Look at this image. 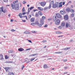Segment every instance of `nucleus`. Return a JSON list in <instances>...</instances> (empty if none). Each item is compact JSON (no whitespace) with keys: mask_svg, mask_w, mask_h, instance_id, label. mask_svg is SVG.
<instances>
[{"mask_svg":"<svg viewBox=\"0 0 75 75\" xmlns=\"http://www.w3.org/2000/svg\"><path fill=\"white\" fill-rule=\"evenodd\" d=\"M30 21L32 22V23H33L34 21V18H32L30 19Z\"/></svg>","mask_w":75,"mask_h":75,"instance_id":"2eb2a0df","label":"nucleus"},{"mask_svg":"<svg viewBox=\"0 0 75 75\" xmlns=\"http://www.w3.org/2000/svg\"><path fill=\"white\" fill-rule=\"evenodd\" d=\"M68 26H69V24H68V23H67L66 25V28H68Z\"/></svg>","mask_w":75,"mask_h":75,"instance_id":"aec40b11","label":"nucleus"},{"mask_svg":"<svg viewBox=\"0 0 75 75\" xmlns=\"http://www.w3.org/2000/svg\"><path fill=\"white\" fill-rule=\"evenodd\" d=\"M66 10L67 12H69V11H70V8H68L66 9Z\"/></svg>","mask_w":75,"mask_h":75,"instance_id":"6ab92c4d","label":"nucleus"},{"mask_svg":"<svg viewBox=\"0 0 75 75\" xmlns=\"http://www.w3.org/2000/svg\"><path fill=\"white\" fill-rule=\"evenodd\" d=\"M70 49V47H68L67 48H66L64 49V50H68Z\"/></svg>","mask_w":75,"mask_h":75,"instance_id":"bb28decb","label":"nucleus"},{"mask_svg":"<svg viewBox=\"0 0 75 75\" xmlns=\"http://www.w3.org/2000/svg\"><path fill=\"white\" fill-rule=\"evenodd\" d=\"M40 23L42 25H44V20L42 19H41L40 20Z\"/></svg>","mask_w":75,"mask_h":75,"instance_id":"6e6552de","label":"nucleus"},{"mask_svg":"<svg viewBox=\"0 0 75 75\" xmlns=\"http://www.w3.org/2000/svg\"><path fill=\"white\" fill-rule=\"evenodd\" d=\"M5 58L6 59H8V58L7 57V55L5 56Z\"/></svg>","mask_w":75,"mask_h":75,"instance_id":"5fc2aeb1","label":"nucleus"},{"mask_svg":"<svg viewBox=\"0 0 75 75\" xmlns=\"http://www.w3.org/2000/svg\"><path fill=\"white\" fill-rule=\"evenodd\" d=\"M22 14L23 15H25V12H23L22 13Z\"/></svg>","mask_w":75,"mask_h":75,"instance_id":"680f3d73","label":"nucleus"},{"mask_svg":"<svg viewBox=\"0 0 75 75\" xmlns=\"http://www.w3.org/2000/svg\"><path fill=\"white\" fill-rule=\"evenodd\" d=\"M61 25L62 27H64L65 25V23L64 22H62Z\"/></svg>","mask_w":75,"mask_h":75,"instance_id":"9b49d317","label":"nucleus"},{"mask_svg":"<svg viewBox=\"0 0 75 75\" xmlns=\"http://www.w3.org/2000/svg\"><path fill=\"white\" fill-rule=\"evenodd\" d=\"M31 48L27 49H26V51H28V50H31Z\"/></svg>","mask_w":75,"mask_h":75,"instance_id":"6e6d98bb","label":"nucleus"},{"mask_svg":"<svg viewBox=\"0 0 75 75\" xmlns=\"http://www.w3.org/2000/svg\"><path fill=\"white\" fill-rule=\"evenodd\" d=\"M51 4H50L48 8H44V10H47V9H50V8H51Z\"/></svg>","mask_w":75,"mask_h":75,"instance_id":"0eeeda50","label":"nucleus"},{"mask_svg":"<svg viewBox=\"0 0 75 75\" xmlns=\"http://www.w3.org/2000/svg\"><path fill=\"white\" fill-rule=\"evenodd\" d=\"M22 11V12H24L25 11V8H24V7L23 8Z\"/></svg>","mask_w":75,"mask_h":75,"instance_id":"c756f323","label":"nucleus"},{"mask_svg":"<svg viewBox=\"0 0 75 75\" xmlns=\"http://www.w3.org/2000/svg\"><path fill=\"white\" fill-rule=\"evenodd\" d=\"M71 12V13H74V9H71V10L70 11Z\"/></svg>","mask_w":75,"mask_h":75,"instance_id":"a878e982","label":"nucleus"},{"mask_svg":"<svg viewBox=\"0 0 75 75\" xmlns=\"http://www.w3.org/2000/svg\"><path fill=\"white\" fill-rule=\"evenodd\" d=\"M35 24H38L39 23V22H38V21H36L35 22Z\"/></svg>","mask_w":75,"mask_h":75,"instance_id":"cd10ccee","label":"nucleus"},{"mask_svg":"<svg viewBox=\"0 0 75 75\" xmlns=\"http://www.w3.org/2000/svg\"><path fill=\"white\" fill-rule=\"evenodd\" d=\"M63 37V35H61V36H59L58 37L59 38H61L62 37Z\"/></svg>","mask_w":75,"mask_h":75,"instance_id":"c03bdc74","label":"nucleus"},{"mask_svg":"<svg viewBox=\"0 0 75 75\" xmlns=\"http://www.w3.org/2000/svg\"><path fill=\"white\" fill-rule=\"evenodd\" d=\"M24 68V65H23L22 66V69H22L23 70Z\"/></svg>","mask_w":75,"mask_h":75,"instance_id":"a19ab883","label":"nucleus"},{"mask_svg":"<svg viewBox=\"0 0 75 75\" xmlns=\"http://www.w3.org/2000/svg\"><path fill=\"white\" fill-rule=\"evenodd\" d=\"M63 61H64V62H67V59H63Z\"/></svg>","mask_w":75,"mask_h":75,"instance_id":"c9c22d12","label":"nucleus"},{"mask_svg":"<svg viewBox=\"0 0 75 75\" xmlns=\"http://www.w3.org/2000/svg\"><path fill=\"white\" fill-rule=\"evenodd\" d=\"M60 14H65V11H60Z\"/></svg>","mask_w":75,"mask_h":75,"instance_id":"1a4fd4ad","label":"nucleus"},{"mask_svg":"<svg viewBox=\"0 0 75 75\" xmlns=\"http://www.w3.org/2000/svg\"><path fill=\"white\" fill-rule=\"evenodd\" d=\"M54 18V19H55V20L57 19V18H56V16H53Z\"/></svg>","mask_w":75,"mask_h":75,"instance_id":"58836bf2","label":"nucleus"},{"mask_svg":"<svg viewBox=\"0 0 75 75\" xmlns=\"http://www.w3.org/2000/svg\"><path fill=\"white\" fill-rule=\"evenodd\" d=\"M56 33L57 34H62V32H61L57 31L56 32Z\"/></svg>","mask_w":75,"mask_h":75,"instance_id":"f3484780","label":"nucleus"},{"mask_svg":"<svg viewBox=\"0 0 75 75\" xmlns=\"http://www.w3.org/2000/svg\"><path fill=\"white\" fill-rule=\"evenodd\" d=\"M21 16H22V13H19L18 15V16H19V17H20Z\"/></svg>","mask_w":75,"mask_h":75,"instance_id":"ea45409f","label":"nucleus"},{"mask_svg":"<svg viewBox=\"0 0 75 75\" xmlns=\"http://www.w3.org/2000/svg\"><path fill=\"white\" fill-rule=\"evenodd\" d=\"M0 59H3V55L2 54L0 55Z\"/></svg>","mask_w":75,"mask_h":75,"instance_id":"f8f14e48","label":"nucleus"},{"mask_svg":"<svg viewBox=\"0 0 75 75\" xmlns=\"http://www.w3.org/2000/svg\"><path fill=\"white\" fill-rule=\"evenodd\" d=\"M12 52H13V50H9L8 51V53H9V54H10V53H12Z\"/></svg>","mask_w":75,"mask_h":75,"instance_id":"a211bd4d","label":"nucleus"},{"mask_svg":"<svg viewBox=\"0 0 75 75\" xmlns=\"http://www.w3.org/2000/svg\"><path fill=\"white\" fill-rule=\"evenodd\" d=\"M33 33H37V32H35V31L32 32Z\"/></svg>","mask_w":75,"mask_h":75,"instance_id":"e2e57ef3","label":"nucleus"},{"mask_svg":"<svg viewBox=\"0 0 75 75\" xmlns=\"http://www.w3.org/2000/svg\"><path fill=\"white\" fill-rule=\"evenodd\" d=\"M57 17L58 18H61V15H60V14L59 13H57Z\"/></svg>","mask_w":75,"mask_h":75,"instance_id":"9d476101","label":"nucleus"},{"mask_svg":"<svg viewBox=\"0 0 75 75\" xmlns=\"http://www.w3.org/2000/svg\"><path fill=\"white\" fill-rule=\"evenodd\" d=\"M48 27V25L47 24H46L45 25L44 27Z\"/></svg>","mask_w":75,"mask_h":75,"instance_id":"864d4df0","label":"nucleus"},{"mask_svg":"<svg viewBox=\"0 0 75 75\" xmlns=\"http://www.w3.org/2000/svg\"><path fill=\"white\" fill-rule=\"evenodd\" d=\"M13 19H11V22H13Z\"/></svg>","mask_w":75,"mask_h":75,"instance_id":"774afa93","label":"nucleus"},{"mask_svg":"<svg viewBox=\"0 0 75 75\" xmlns=\"http://www.w3.org/2000/svg\"><path fill=\"white\" fill-rule=\"evenodd\" d=\"M58 28L60 29H61L62 28V27L61 26H59L58 27Z\"/></svg>","mask_w":75,"mask_h":75,"instance_id":"bf43d9fd","label":"nucleus"},{"mask_svg":"<svg viewBox=\"0 0 75 75\" xmlns=\"http://www.w3.org/2000/svg\"><path fill=\"white\" fill-rule=\"evenodd\" d=\"M38 10H41V11H42V10H43V8H41L40 7H38Z\"/></svg>","mask_w":75,"mask_h":75,"instance_id":"dca6fc26","label":"nucleus"},{"mask_svg":"<svg viewBox=\"0 0 75 75\" xmlns=\"http://www.w3.org/2000/svg\"><path fill=\"white\" fill-rule=\"evenodd\" d=\"M42 19H42V20H45V17L44 16H43L42 17Z\"/></svg>","mask_w":75,"mask_h":75,"instance_id":"72a5a7b5","label":"nucleus"},{"mask_svg":"<svg viewBox=\"0 0 75 75\" xmlns=\"http://www.w3.org/2000/svg\"><path fill=\"white\" fill-rule=\"evenodd\" d=\"M26 3H27L26 2V1H23V4H25Z\"/></svg>","mask_w":75,"mask_h":75,"instance_id":"e433bc0d","label":"nucleus"},{"mask_svg":"<svg viewBox=\"0 0 75 75\" xmlns=\"http://www.w3.org/2000/svg\"><path fill=\"white\" fill-rule=\"evenodd\" d=\"M4 69H5L6 72H8L11 69V68L8 67H5Z\"/></svg>","mask_w":75,"mask_h":75,"instance_id":"20e7f679","label":"nucleus"},{"mask_svg":"<svg viewBox=\"0 0 75 75\" xmlns=\"http://www.w3.org/2000/svg\"><path fill=\"white\" fill-rule=\"evenodd\" d=\"M1 10L0 11V14H1V12H3L4 13H5L6 12H7V10L6 8H4L3 6H2L0 8Z\"/></svg>","mask_w":75,"mask_h":75,"instance_id":"f03ea898","label":"nucleus"},{"mask_svg":"<svg viewBox=\"0 0 75 75\" xmlns=\"http://www.w3.org/2000/svg\"><path fill=\"white\" fill-rule=\"evenodd\" d=\"M60 23V21L58 19L55 22L56 25H58Z\"/></svg>","mask_w":75,"mask_h":75,"instance_id":"39448f33","label":"nucleus"},{"mask_svg":"<svg viewBox=\"0 0 75 75\" xmlns=\"http://www.w3.org/2000/svg\"><path fill=\"white\" fill-rule=\"evenodd\" d=\"M28 41H29V42H30V43H32V42L31 41V40H29Z\"/></svg>","mask_w":75,"mask_h":75,"instance_id":"13d9d810","label":"nucleus"},{"mask_svg":"<svg viewBox=\"0 0 75 75\" xmlns=\"http://www.w3.org/2000/svg\"><path fill=\"white\" fill-rule=\"evenodd\" d=\"M31 24L32 25H34L35 24V23H31Z\"/></svg>","mask_w":75,"mask_h":75,"instance_id":"4c0bfd02","label":"nucleus"},{"mask_svg":"<svg viewBox=\"0 0 75 75\" xmlns=\"http://www.w3.org/2000/svg\"><path fill=\"white\" fill-rule=\"evenodd\" d=\"M28 18H30L31 17V15H29L28 16Z\"/></svg>","mask_w":75,"mask_h":75,"instance_id":"a18cd8bd","label":"nucleus"},{"mask_svg":"<svg viewBox=\"0 0 75 75\" xmlns=\"http://www.w3.org/2000/svg\"><path fill=\"white\" fill-rule=\"evenodd\" d=\"M46 4V2H42L40 3L41 6L42 7H44L45 6Z\"/></svg>","mask_w":75,"mask_h":75,"instance_id":"423d86ee","label":"nucleus"},{"mask_svg":"<svg viewBox=\"0 0 75 75\" xmlns=\"http://www.w3.org/2000/svg\"><path fill=\"white\" fill-rule=\"evenodd\" d=\"M62 52H55V54H61V53H62Z\"/></svg>","mask_w":75,"mask_h":75,"instance_id":"b1692460","label":"nucleus"},{"mask_svg":"<svg viewBox=\"0 0 75 75\" xmlns=\"http://www.w3.org/2000/svg\"><path fill=\"white\" fill-rule=\"evenodd\" d=\"M23 50H24V49L21 48H20L18 49V51H19L21 52V51H23Z\"/></svg>","mask_w":75,"mask_h":75,"instance_id":"ddd939ff","label":"nucleus"},{"mask_svg":"<svg viewBox=\"0 0 75 75\" xmlns=\"http://www.w3.org/2000/svg\"><path fill=\"white\" fill-rule=\"evenodd\" d=\"M37 11V9H34L33 10V11L35 12V11Z\"/></svg>","mask_w":75,"mask_h":75,"instance_id":"0e129e2a","label":"nucleus"},{"mask_svg":"<svg viewBox=\"0 0 75 75\" xmlns=\"http://www.w3.org/2000/svg\"><path fill=\"white\" fill-rule=\"evenodd\" d=\"M11 31L13 32L16 31V30H14V29H11Z\"/></svg>","mask_w":75,"mask_h":75,"instance_id":"603ef678","label":"nucleus"},{"mask_svg":"<svg viewBox=\"0 0 75 75\" xmlns=\"http://www.w3.org/2000/svg\"><path fill=\"white\" fill-rule=\"evenodd\" d=\"M74 13H72L71 14V17H74Z\"/></svg>","mask_w":75,"mask_h":75,"instance_id":"7c9ffc66","label":"nucleus"},{"mask_svg":"<svg viewBox=\"0 0 75 75\" xmlns=\"http://www.w3.org/2000/svg\"><path fill=\"white\" fill-rule=\"evenodd\" d=\"M38 13L40 16H42V13H41V12L39 11L38 12Z\"/></svg>","mask_w":75,"mask_h":75,"instance_id":"393cba45","label":"nucleus"},{"mask_svg":"<svg viewBox=\"0 0 75 75\" xmlns=\"http://www.w3.org/2000/svg\"><path fill=\"white\" fill-rule=\"evenodd\" d=\"M43 57H44V58H47V56L46 55V56H44Z\"/></svg>","mask_w":75,"mask_h":75,"instance_id":"338daca9","label":"nucleus"},{"mask_svg":"<svg viewBox=\"0 0 75 75\" xmlns=\"http://www.w3.org/2000/svg\"><path fill=\"white\" fill-rule=\"evenodd\" d=\"M62 7V4H60V5L59 6V8H61V7Z\"/></svg>","mask_w":75,"mask_h":75,"instance_id":"de8ad7c7","label":"nucleus"},{"mask_svg":"<svg viewBox=\"0 0 75 75\" xmlns=\"http://www.w3.org/2000/svg\"><path fill=\"white\" fill-rule=\"evenodd\" d=\"M25 61L26 62L28 61V58H26L25 59Z\"/></svg>","mask_w":75,"mask_h":75,"instance_id":"49530a36","label":"nucleus"},{"mask_svg":"<svg viewBox=\"0 0 75 75\" xmlns=\"http://www.w3.org/2000/svg\"><path fill=\"white\" fill-rule=\"evenodd\" d=\"M42 42L43 43L47 42V40H43Z\"/></svg>","mask_w":75,"mask_h":75,"instance_id":"3c124183","label":"nucleus"},{"mask_svg":"<svg viewBox=\"0 0 75 75\" xmlns=\"http://www.w3.org/2000/svg\"><path fill=\"white\" fill-rule=\"evenodd\" d=\"M38 55V54H31L30 55V57H31V56H35V55Z\"/></svg>","mask_w":75,"mask_h":75,"instance_id":"4be33fe9","label":"nucleus"},{"mask_svg":"<svg viewBox=\"0 0 75 75\" xmlns=\"http://www.w3.org/2000/svg\"><path fill=\"white\" fill-rule=\"evenodd\" d=\"M5 62H6V63H11V62L12 63V61L11 62V61H6Z\"/></svg>","mask_w":75,"mask_h":75,"instance_id":"2f4dec72","label":"nucleus"},{"mask_svg":"<svg viewBox=\"0 0 75 75\" xmlns=\"http://www.w3.org/2000/svg\"><path fill=\"white\" fill-rule=\"evenodd\" d=\"M23 22H26V21L25 20H22Z\"/></svg>","mask_w":75,"mask_h":75,"instance_id":"69168bd1","label":"nucleus"},{"mask_svg":"<svg viewBox=\"0 0 75 75\" xmlns=\"http://www.w3.org/2000/svg\"><path fill=\"white\" fill-rule=\"evenodd\" d=\"M51 4H54V1H52L51 2Z\"/></svg>","mask_w":75,"mask_h":75,"instance_id":"09e8293b","label":"nucleus"},{"mask_svg":"<svg viewBox=\"0 0 75 75\" xmlns=\"http://www.w3.org/2000/svg\"><path fill=\"white\" fill-rule=\"evenodd\" d=\"M44 68H48V66L47 65L45 64L44 65Z\"/></svg>","mask_w":75,"mask_h":75,"instance_id":"412c9836","label":"nucleus"},{"mask_svg":"<svg viewBox=\"0 0 75 75\" xmlns=\"http://www.w3.org/2000/svg\"><path fill=\"white\" fill-rule=\"evenodd\" d=\"M11 5V6L13 9H14V8L15 10H19V8L18 4H16L14 5V4H12Z\"/></svg>","mask_w":75,"mask_h":75,"instance_id":"f257e3e1","label":"nucleus"},{"mask_svg":"<svg viewBox=\"0 0 75 75\" xmlns=\"http://www.w3.org/2000/svg\"><path fill=\"white\" fill-rule=\"evenodd\" d=\"M4 2H6V3L8 2V0H4Z\"/></svg>","mask_w":75,"mask_h":75,"instance_id":"37998d69","label":"nucleus"},{"mask_svg":"<svg viewBox=\"0 0 75 75\" xmlns=\"http://www.w3.org/2000/svg\"><path fill=\"white\" fill-rule=\"evenodd\" d=\"M68 15H66L64 17V18L65 20H68Z\"/></svg>","mask_w":75,"mask_h":75,"instance_id":"4468645a","label":"nucleus"},{"mask_svg":"<svg viewBox=\"0 0 75 75\" xmlns=\"http://www.w3.org/2000/svg\"><path fill=\"white\" fill-rule=\"evenodd\" d=\"M58 4H59V3L58 2H57L55 4H54L52 6L53 8H55L57 6H58Z\"/></svg>","mask_w":75,"mask_h":75,"instance_id":"7ed1b4c3","label":"nucleus"},{"mask_svg":"<svg viewBox=\"0 0 75 75\" xmlns=\"http://www.w3.org/2000/svg\"><path fill=\"white\" fill-rule=\"evenodd\" d=\"M36 17H38V16H39V14L38 13H36Z\"/></svg>","mask_w":75,"mask_h":75,"instance_id":"473e14b6","label":"nucleus"},{"mask_svg":"<svg viewBox=\"0 0 75 75\" xmlns=\"http://www.w3.org/2000/svg\"><path fill=\"white\" fill-rule=\"evenodd\" d=\"M8 74L9 75H11V72H9Z\"/></svg>","mask_w":75,"mask_h":75,"instance_id":"4d7b16f0","label":"nucleus"},{"mask_svg":"<svg viewBox=\"0 0 75 75\" xmlns=\"http://www.w3.org/2000/svg\"><path fill=\"white\" fill-rule=\"evenodd\" d=\"M24 33L25 34H30V33L28 31H25Z\"/></svg>","mask_w":75,"mask_h":75,"instance_id":"5701e85b","label":"nucleus"},{"mask_svg":"<svg viewBox=\"0 0 75 75\" xmlns=\"http://www.w3.org/2000/svg\"><path fill=\"white\" fill-rule=\"evenodd\" d=\"M68 68V67H65L64 68V69H67V68Z\"/></svg>","mask_w":75,"mask_h":75,"instance_id":"8fccbe9b","label":"nucleus"},{"mask_svg":"<svg viewBox=\"0 0 75 75\" xmlns=\"http://www.w3.org/2000/svg\"><path fill=\"white\" fill-rule=\"evenodd\" d=\"M38 25L39 26V27H42V24L39 23Z\"/></svg>","mask_w":75,"mask_h":75,"instance_id":"c85d7f7f","label":"nucleus"},{"mask_svg":"<svg viewBox=\"0 0 75 75\" xmlns=\"http://www.w3.org/2000/svg\"><path fill=\"white\" fill-rule=\"evenodd\" d=\"M34 8V7H30L29 9L30 10H33V8Z\"/></svg>","mask_w":75,"mask_h":75,"instance_id":"f704fd0d","label":"nucleus"},{"mask_svg":"<svg viewBox=\"0 0 75 75\" xmlns=\"http://www.w3.org/2000/svg\"><path fill=\"white\" fill-rule=\"evenodd\" d=\"M35 59V58H33V59H31L30 60L31 61H33V60Z\"/></svg>","mask_w":75,"mask_h":75,"instance_id":"79ce46f5","label":"nucleus"},{"mask_svg":"<svg viewBox=\"0 0 75 75\" xmlns=\"http://www.w3.org/2000/svg\"><path fill=\"white\" fill-rule=\"evenodd\" d=\"M29 62H30V61L28 59V62L26 63H29Z\"/></svg>","mask_w":75,"mask_h":75,"instance_id":"052dcab7","label":"nucleus"}]
</instances>
